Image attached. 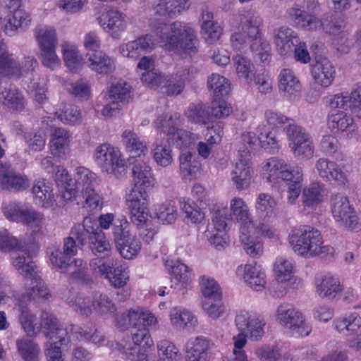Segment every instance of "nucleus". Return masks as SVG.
Here are the masks:
<instances>
[{"instance_id": "obj_1", "label": "nucleus", "mask_w": 361, "mask_h": 361, "mask_svg": "<svg viewBox=\"0 0 361 361\" xmlns=\"http://www.w3.org/2000/svg\"><path fill=\"white\" fill-rule=\"evenodd\" d=\"M157 42L166 51H183L189 55L197 51L198 39L195 30L188 24L174 21L152 24Z\"/></svg>"}, {"instance_id": "obj_2", "label": "nucleus", "mask_w": 361, "mask_h": 361, "mask_svg": "<svg viewBox=\"0 0 361 361\" xmlns=\"http://www.w3.org/2000/svg\"><path fill=\"white\" fill-rule=\"evenodd\" d=\"M263 20L254 13L247 12L240 20V30L231 37L233 47L240 50L247 41L250 42V49L257 62L268 63L270 60V45L260 36Z\"/></svg>"}, {"instance_id": "obj_3", "label": "nucleus", "mask_w": 361, "mask_h": 361, "mask_svg": "<svg viewBox=\"0 0 361 361\" xmlns=\"http://www.w3.org/2000/svg\"><path fill=\"white\" fill-rule=\"evenodd\" d=\"M289 243L293 250L303 256H324L333 250L329 245H324L321 233L310 226L294 228L289 235Z\"/></svg>"}, {"instance_id": "obj_4", "label": "nucleus", "mask_w": 361, "mask_h": 361, "mask_svg": "<svg viewBox=\"0 0 361 361\" xmlns=\"http://www.w3.org/2000/svg\"><path fill=\"white\" fill-rule=\"evenodd\" d=\"M4 213L10 220L26 224L37 235H44L47 231L44 214L30 205L9 203L4 207Z\"/></svg>"}, {"instance_id": "obj_5", "label": "nucleus", "mask_w": 361, "mask_h": 361, "mask_svg": "<svg viewBox=\"0 0 361 361\" xmlns=\"http://www.w3.org/2000/svg\"><path fill=\"white\" fill-rule=\"evenodd\" d=\"M289 18L294 21L298 27L307 31L316 32L323 30L332 36L341 37L344 32V25L338 21H330L324 24L321 18L316 15L306 14L298 7H291L287 11Z\"/></svg>"}, {"instance_id": "obj_6", "label": "nucleus", "mask_w": 361, "mask_h": 361, "mask_svg": "<svg viewBox=\"0 0 361 361\" xmlns=\"http://www.w3.org/2000/svg\"><path fill=\"white\" fill-rule=\"evenodd\" d=\"M75 180L85 200L83 207L90 211L101 209L103 202L97 190L98 183L96 174L87 168L79 166L76 169Z\"/></svg>"}, {"instance_id": "obj_7", "label": "nucleus", "mask_w": 361, "mask_h": 361, "mask_svg": "<svg viewBox=\"0 0 361 361\" xmlns=\"http://www.w3.org/2000/svg\"><path fill=\"white\" fill-rule=\"evenodd\" d=\"M276 319L295 338L307 336L312 331L303 314L290 304H281L277 307Z\"/></svg>"}, {"instance_id": "obj_8", "label": "nucleus", "mask_w": 361, "mask_h": 361, "mask_svg": "<svg viewBox=\"0 0 361 361\" xmlns=\"http://www.w3.org/2000/svg\"><path fill=\"white\" fill-rule=\"evenodd\" d=\"M35 35L42 63L52 70L59 67L61 62L56 52L58 37L55 29L48 26L38 27L35 30Z\"/></svg>"}, {"instance_id": "obj_9", "label": "nucleus", "mask_w": 361, "mask_h": 361, "mask_svg": "<svg viewBox=\"0 0 361 361\" xmlns=\"http://www.w3.org/2000/svg\"><path fill=\"white\" fill-rule=\"evenodd\" d=\"M154 346V342L148 330L141 329L131 332V337L117 343L118 350L132 361H140L148 350Z\"/></svg>"}, {"instance_id": "obj_10", "label": "nucleus", "mask_w": 361, "mask_h": 361, "mask_svg": "<svg viewBox=\"0 0 361 361\" xmlns=\"http://www.w3.org/2000/svg\"><path fill=\"white\" fill-rule=\"evenodd\" d=\"M94 159L102 170L108 174H114L118 178L125 173V161L121 159L120 152L109 144L99 145L94 150Z\"/></svg>"}, {"instance_id": "obj_11", "label": "nucleus", "mask_w": 361, "mask_h": 361, "mask_svg": "<svg viewBox=\"0 0 361 361\" xmlns=\"http://www.w3.org/2000/svg\"><path fill=\"white\" fill-rule=\"evenodd\" d=\"M289 146L294 157L299 160L310 159L314 154V145L310 135L295 123L286 128Z\"/></svg>"}, {"instance_id": "obj_12", "label": "nucleus", "mask_w": 361, "mask_h": 361, "mask_svg": "<svg viewBox=\"0 0 361 361\" xmlns=\"http://www.w3.org/2000/svg\"><path fill=\"white\" fill-rule=\"evenodd\" d=\"M265 178L267 182L274 183L279 180L283 181L298 180L302 168L298 165L290 166L283 159L274 157L267 159L263 166Z\"/></svg>"}, {"instance_id": "obj_13", "label": "nucleus", "mask_w": 361, "mask_h": 361, "mask_svg": "<svg viewBox=\"0 0 361 361\" xmlns=\"http://www.w3.org/2000/svg\"><path fill=\"white\" fill-rule=\"evenodd\" d=\"M330 209L334 220L341 226L354 230L358 225V217L347 197L337 194L332 196L330 201Z\"/></svg>"}, {"instance_id": "obj_14", "label": "nucleus", "mask_w": 361, "mask_h": 361, "mask_svg": "<svg viewBox=\"0 0 361 361\" xmlns=\"http://www.w3.org/2000/svg\"><path fill=\"white\" fill-rule=\"evenodd\" d=\"M99 25L114 38H118L127 25L126 16L116 8H105L96 15Z\"/></svg>"}, {"instance_id": "obj_15", "label": "nucleus", "mask_w": 361, "mask_h": 361, "mask_svg": "<svg viewBox=\"0 0 361 361\" xmlns=\"http://www.w3.org/2000/svg\"><path fill=\"white\" fill-rule=\"evenodd\" d=\"M36 255L35 245L26 243L11 255V263L25 279L35 276L36 265L32 260Z\"/></svg>"}, {"instance_id": "obj_16", "label": "nucleus", "mask_w": 361, "mask_h": 361, "mask_svg": "<svg viewBox=\"0 0 361 361\" xmlns=\"http://www.w3.org/2000/svg\"><path fill=\"white\" fill-rule=\"evenodd\" d=\"M235 322L238 329L252 340L257 341L264 336L265 322L256 313L240 311L237 314Z\"/></svg>"}, {"instance_id": "obj_17", "label": "nucleus", "mask_w": 361, "mask_h": 361, "mask_svg": "<svg viewBox=\"0 0 361 361\" xmlns=\"http://www.w3.org/2000/svg\"><path fill=\"white\" fill-rule=\"evenodd\" d=\"M113 233L117 244V249L123 258L130 259L138 254L141 248L140 240L129 231H126L122 228L121 223L119 225L114 224Z\"/></svg>"}, {"instance_id": "obj_18", "label": "nucleus", "mask_w": 361, "mask_h": 361, "mask_svg": "<svg viewBox=\"0 0 361 361\" xmlns=\"http://www.w3.org/2000/svg\"><path fill=\"white\" fill-rule=\"evenodd\" d=\"M319 176L327 182L335 181L340 185L348 183V174L335 161L326 158H319L315 163Z\"/></svg>"}, {"instance_id": "obj_19", "label": "nucleus", "mask_w": 361, "mask_h": 361, "mask_svg": "<svg viewBox=\"0 0 361 361\" xmlns=\"http://www.w3.org/2000/svg\"><path fill=\"white\" fill-rule=\"evenodd\" d=\"M78 247L75 240L70 236L63 238V250L56 246L49 247L47 252L51 264L56 268L64 267L73 259L72 257L77 255Z\"/></svg>"}, {"instance_id": "obj_20", "label": "nucleus", "mask_w": 361, "mask_h": 361, "mask_svg": "<svg viewBox=\"0 0 361 361\" xmlns=\"http://www.w3.org/2000/svg\"><path fill=\"white\" fill-rule=\"evenodd\" d=\"M180 124V115L175 114L171 116L170 118L165 121L159 128H161V132L166 134L169 137V139L172 140V142H176L177 145H179L178 142L180 141L181 145L185 147L190 146L195 140V135L183 129H179L178 126Z\"/></svg>"}, {"instance_id": "obj_21", "label": "nucleus", "mask_w": 361, "mask_h": 361, "mask_svg": "<svg viewBox=\"0 0 361 361\" xmlns=\"http://www.w3.org/2000/svg\"><path fill=\"white\" fill-rule=\"evenodd\" d=\"M40 318L42 333L49 341L58 339L61 345L68 343L69 336L66 330L60 327L58 319L52 314L43 310Z\"/></svg>"}, {"instance_id": "obj_22", "label": "nucleus", "mask_w": 361, "mask_h": 361, "mask_svg": "<svg viewBox=\"0 0 361 361\" xmlns=\"http://www.w3.org/2000/svg\"><path fill=\"white\" fill-rule=\"evenodd\" d=\"M250 161V154L249 151L243 150L240 153L238 160L231 172V179L238 190H245L250 185L251 178Z\"/></svg>"}, {"instance_id": "obj_23", "label": "nucleus", "mask_w": 361, "mask_h": 361, "mask_svg": "<svg viewBox=\"0 0 361 361\" xmlns=\"http://www.w3.org/2000/svg\"><path fill=\"white\" fill-rule=\"evenodd\" d=\"M311 75L315 82L322 87L331 85L336 76V68L327 58L318 56L311 67Z\"/></svg>"}, {"instance_id": "obj_24", "label": "nucleus", "mask_w": 361, "mask_h": 361, "mask_svg": "<svg viewBox=\"0 0 361 361\" xmlns=\"http://www.w3.org/2000/svg\"><path fill=\"white\" fill-rule=\"evenodd\" d=\"M274 42L281 56L291 54L295 44L299 42L297 34L290 27L282 26L274 30Z\"/></svg>"}, {"instance_id": "obj_25", "label": "nucleus", "mask_w": 361, "mask_h": 361, "mask_svg": "<svg viewBox=\"0 0 361 361\" xmlns=\"http://www.w3.org/2000/svg\"><path fill=\"white\" fill-rule=\"evenodd\" d=\"M211 343L203 336L190 340L186 344L187 361H209V350Z\"/></svg>"}, {"instance_id": "obj_26", "label": "nucleus", "mask_w": 361, "mask_h": 361, "mask_svg": "<svg viewBox=\"0 0 361 361\" xmlns=\"http://www.w3.org/2000/svg\"><path fill=\"white\" fill-rule=\"evenodd\" d=\"M190 0H159L154 5V11L157 16L173 18L190 7Z\"/></svg>"}, {"instance_id": "obj_27", "label": "nucleus", "mask_w": 361, "mask_h": 361, "mask_svg": "<svg viewBox=\"0 0 361 361\" xmlns=\"http://www.w3.org/2000/svg\"><path fill=\"white\" fill-rule=\"evenodd\" d=\"M278 78L279 90L283 97L290 98L300 91L301 84L292 69L283 68Z\"/></svg>"}, {"instance_id": "obj_28", "label": "nucleus", "mask_w": 361, "mask_h": 361, "mask_svg": "<svg viewBox=\"0 0 361 361\" xmlns=\"http://www.w3.org/2000/svg\"><path fill=\"white\" fill-rule=\"evenodd\" d=\"M0 183L3 189L17 192L29 187V180L27 177L11 170L10 165L0 173Z\"/></svg>"}, {"instance_id": "obj_29", "label": "nucleus", "mask_w": 361, "mask_h": 361, "mask_svg": "<svg viewBox=\"0 0 361 361\" xmlns=\"http://www.w3.org/2000/svg\"><path fill=\"white\" fill-rule=\"evenodd\" d=\"M329 191L324 183L314 182L305 188L302 192V201L305 207L314 208L328 195Z\"/></svg>"}, {"instance_id": "obj_30", "label": "nucleus", "mask_w": 361, "mask_h": 361, "mask_svg": "<svg viewBox=\"0 0 361 361\" xmlns=\"http://www.w3.org/2000/svg\"><path fill=\"white\" fill-rule=\"evenodd\" d=\"M97 223L90 218H85L82 224H75L70 230L69 236L77 241L80 248L90 241L91 235L94 233Z\"/></svg>"}, {"instance_id": "obj_31", "label": "nucleus", "mask_w": 361, "mask_h": 361, "mask_svg": "<svg viewBox=\"0 0 361 361\" xmlns=\"http://www.w3.org/2000/svg\"><path fill=\"white\" fill-rule=\"evenodd\" d=\"M128 323L133 327L132 332H138L141 329H147V326L155 325L157 317L149 311H144L140 308L130 310L126 316Z\"/></svg>"}, {"instance_id": "obj_32", "label": "nucleus", "mask_w": 361, "mask_h": 361, "mask_svg": "<svg viewBox=\"0 0 361 361\" xmlns=\"http://www.w3.org/2000/svg\"><path fill=\"white\" fill-rule=\"evenodd\" d=\"M316 292L322 298H334L342 290L339 279L326 274L315 280Z\"/></svg>"}, {"instance_id": "obj_33", "label": "nucleus", "mask_w": 361, "mask_h": 361, "mask_svg": "<svg viewBox=\"0 0 361 361\" xmlns=\"http://www.w3.org/2000/svg\"><path fill=\"white\" fill-rule=\"evenodd\" d=\"M135 188L146 191L153 185L154 178L152 176L150 166L145 161L137 160L132 168Z\"/></svg>"}, {"instance_id": "obj_34", "label": "nucleus", "mask_w": 361, "mask_h": 361, "mask_svg": "<svg viewBox=\"0 0 361 361\" xmlns=\"http://www.w3.org/2000/svg\"><path fill=\"white\" fill-rule=\"evenodd\" d=\"M243 279L254 290H262L267 283L266 274L259 265L256 263L245 264Z\"/></svg>"}, {"instance_id": "obj_35", "label": "nucleus", "mask_w": 361, "mask_h": 361, "mask_svg": "<svg viewBox=\"0 0 361 361\" xmlns=\"http://www.w3.org/2000/svg\"><path fill=\"white\" fill-rule=\"evenodd\" d=\"M170 322L176 329L193 328L197 325V318L189 310L179 307H173L171 310Z\"/></svg>"}, {"instance_id": "obj_36", "label": "nucleus", "mask_w": 361, "mask_h": 361, "mask_svg": "<svg viewBox=\"0 0 361 361\" xmlns=\"http://www.w3.org/2000/svg\"><path fill=\"white\" fill-rule=\"evenodd\" d=\"M17 352L25 361L38 360L41 350L38 343L28 336H21L16 340Z\"/></svg>"}, {"instance_id": "obj_37", "label": "nucleus", "mask_w": 361, "mask_h": 361, "mask_svg": "<svg viewBox=\"0 0 361 361\" xmlns=\"http://www.w3.org/2000/svg\"><path fill=\"white\" fill-rule=\"evenodd\" d=\"M328 126L334 133L346 132L348 135L355 132L357 128L352 117L344 112L329 116Z\"/></svg>"}, {"instance_id": "obj_38", "label": "nucleus", "mask_w": 361, "mask_h": 361, "mask_svg": "<svg viewBox=\"0 0 361 361\" xmlns=\"http://www.w3.org/2000/svg\"><path fill=\"white\" fill-rule=\"evenodd\" d=\"M90 237L89 247L94 255L99 257H112V249L109 242L106 240L104 232L99 226Z\"/></svg>"}, {"instance_id": "obj_39", "label": "nucleus", "mask_w": 361, "mask_h": 361, "mask_svg": "<svg viewBox=\"0 0 361 361\" xmlns=\"http://www.w3.org/2000/svg\"><path fill=\"white\" fill-rule=\"evenodd\" d=\"M65 63L72 73H78L82 67L83 62L77 47L67 42L61 44Z\"/></svg>"}, {"instance_id": "obj_40", "label": "nucleus", "mask_w": 361, "mask_h": 361, "mask_svg": "<svg viewBox=\"0 0 361 361\" xmlns=\"http://www.w3.org/2000/svg\"><path fill=\"white\" fill-rule=\"evenodd\" d=\"M57 269L63 273L70 274L71 278L83 283H88L90 281V276L87 274L86 263L82 259H73L68 264H65L64 267H57Z\"/></svg>"}, {"instance_id": "obj_41", "label": "nucleus", "mask_w": 361, "mask_h": 361, "mask_svg": "<svg viewBox=\"0 0 361 361\" xmlns=\"http://www.w3.org/2000/svg\"><path fill=\"white\" fill-rule=\"evenodd\" d=\"M26 279H30L31 283L30 288L27 290L26 295H22L20 300L23 302L30 301L37 298L48 299L50 296L47 287L42 279L37 276V272L35 273L33 277H27Z\"/></svg>"}, {"instance_id": "obj_42", "label": "nucleus", "mask_w": 361, "mask_h": 361, "mask_svg": "<svg viewBox=\"0 0 361 361\" xmlns=\"http://www.w3.org/2000/svg\"><path fill=\"white\" fill-rule=\"evenodd\" d=\"M88 62L89 66L100 74H108L115 69L114 61L101 51L89 55Z\"/></svg>"}, {"instance_id": "obj_43", "label": "nucleus", "mask_w": 361, "mask_h": 361, "mask_svg": "<svg viewBox=\"0 0 361 361\" xmlns=\"http://www.w3.org/2000/svg\"><path fill=\"white\" fill-rule=\"evenodd\" d=\"M121 140L127 151L135 156L140 157L147 151L146 144L133 130H125L122 133Z\"/></svg>"}, {"instance_id": "obj_44", "label": "nucleus", "mask_w": 361, "mask_h": 361, "mask_svg": "<svg viewBox=\"0 0 361 361\" xmlns=\"http://www.w3.org/2000/svg\"><path fill=\"white\" fill-rule=\"evenodd\" d=\"M13 14L8 16L7 22L4 26V30L6 35L13 36L19 28L27 27L30 23L29 13L24 10L11 11Z\"/></svg>"}, {"instance_id": "obj_45", "label": "nucleus", "mask_w": 361, "mask_h": 361, "mask_svg": "<svg viewBox=\"0 0 361 361\" xmlns=\"http://www.w3.org/2000/svg\"><path fill=\"white\" fill-rule=\"evenodd\" d=\"M90 269L96 276L109 278L117 262L112 257H97L90 261Z\"/></svg>"}, {"instance_id": "obj_46", "label": "nucleus", "mask_w": 361, "mask_h": 361, "mask_svg": "<svg viewBox=\"0 0 361 361\" xmlns=\"http://www.w3.org/2000/svg\"><path fill=\"white\" fill-rule=\"evenodd\" d=\"M193 69L190 66H185L182 71L176 73L175 76L166 78L167 83L166 93L167 95H178L182 92L185 87L186 76L192 73Z\"/></svg>"}, {"instance_id": "obj_47", "label": "nucleus", "mask_w": 361, "mask_h": 361, "mask_svg": "<svg viewBox=\"0 0 361 361\" xmlns=\"http://www.w3.org/2000/svg\"><path fill=\"white\" fill-rule=\"evenodd\" d=\"M179 161L180 171L185 179H192L200 171V164L195 159L192 154L189 151L180 154Z\"/></svg>"}, {"instance_id": "obj_48", "label": "nucleus", "mask_w": 361, "mask_h": 361, "mask_svg": "<svg viewBox=\"0 0 361 361\" xmlns=\"http://www.w3.org/2000/svg\"><path fill=\"white\" fill-rule=\"evenodd\" d=\"M19 310L20 314L19 315V322L21 327L28 337H35L39 329L36 327V317L25 306L23 300H20Z\"/></svg>"}, {"instance_id": "obj_49", "label": "nucleus", "mask_w": 361, "mask_h": 361, "mask_svg": "<svg viewBox=\"0 0 361 361\" xmlns=\"http://www.w3.org/2000/svg\"><path fill=\"white\" fill-rule=\"evenodd\" d=\"M207 87L216 99L228 94L231 90L229 80L217 73H212L208 77Z\"/></svg>"}, {"instance_id": "obj_50", "label": "nucleus", "mask_w": 361, "mask_h": 361, "mask_svg": "<svg viewBox=\"0 0 361 361\" xmlns=\"http://www.w3.org/2000/svg\"><path fill=\"white\" fill-rule=\"evenodd\" d=\"M152 155L155 162L162 167L171 165L173 161L171 147L163 141H157L153 144Z\"/></svg>"}, {"instance_id": "obj_51", "label": "nucleus", "mask_w": 361, "mask_h": 361, "mask_svg": "<svg viewBox=\"0 0 361 361\" xmlns=\"http://www.w3.org/2000/svg\"><path fill=\"white\" fill-rule=\"evenodd\" d=\"M94 310L101 316H114L116 306L114 301L104 293H95L92 298Z\"/></svg>"}, {"instance_id": "obj_52", "label": "nucleus", "mask_w": 361, "mask_h": 361, "mask_svg": "<svg viewBox=\"0 0 361 361\" xmlns=\"http://www.w3.org/2000/svg\"><path fill=\"white\" fill-rule=\"evenodd\" d=\"M70 142V134L64 128H56L51 135V147L54 154H65Z\"/></svg>"}, {"instance_id": "obj_53", "label": "nucleus", "mask_w": 361, "mask_h": 361, "mask_svg": "<svg viewBox=\"0 0 361 361\" xmlns=\"http://www.w3.org/2000/svg\"><path fill=\"white\" fill-rule=\"evenodd\" d=\"M231 210L233 216L238 221H241L245 228L251 225L250 214L248 207L240 197H235L231 201Z\"/></svg>"}, {"instance_id": "obj_54", "label": "nucleus", "mask_w": 361, "mask_h": 361, "mask_svg": "<svg viewBox=\"0 0 361 361\" xmlns=\"http://www.w3.org/2000/svg\"><path fill=\"white\" fill-rule=\"evenodd\" d=\"M32 192L42 207H47L50 204L53 197L52 189L50 183L45 179L36 180L32 186Z\"/></svg>"}, {"instance_id": "obj_55", "label": "nucleus", "mask_w": 361, "mask_h": 361, "mask_svg": "<svg viewBox=\"0 0 361 361\" xmlns=\"http://www.w3.org/2000/svg\"><path fill=\"white\" fill-rule=\"evenodd\" d=\"M247 228L245 226L240 228V242L243 250L252 257H257L262 255L263 252L262 243L247 234Z\"/></svg>"}, {"instance_id": "obj_56", "label": "nucleus", "mask_w": 361, "mask_h": 361, "mask_svg": "<svg viewBox=\"0 0 361 361\" xmlns=\"http://www.w3.org/2000/svg\"><path fill=\"white\" fill-rule=\"evenodd\" d=\"M132 87L128 82L120 80L111 86L109 97L115 102H128L132 99Z\"/></svg>"}, {"instance_id": "obj_57", "label": "nucleus", "mask_w": 361, "mask_h": 361, "mask_svg": "<svg viewBox=\"0 0 361 361\" xmlns=\"http://www.w3.org/2000/svg\"><path fill=\"white\" fill-rule=\"evenodd\" d=\"M233 65L239 78L248 81L254 75V66L249 59L241 55L236 54L233 57Z\"/></svg>"}, {"instance_id": "obj_58", "label": "nucleus", "mask_w": 361, "mask_h": 361, "mask_svg": "<svg viewBox=\"0 0 361 361\" xmlns=\"http://www.w3.org/2000/svg\"><path fill=\"white\" fill-rule=\"evenodd\" d=\"M1 99L4 104L13 110L20 111L24 107L23 97L15 87L5 89L1 93Z\"/></svg>"}, {"instance_id": "obj_59", "label": "nucleus", "mask_w": 361, "mask_h": 361, "mask_svg": "<svg viewBox=\"0 0 361 361\" xmlns=\"http://www.w3.org/2000/svg\"><path fill=\"white\" fill-rule=\"evenodd\" d=\"M274 271L278 283H286V279L293 274L294 265L290 260L280 257L276 259Z\"/></svg>"}, {"instance_id": "obj_60", "label": "nucleus", "mask_w": 361, "mask_h": 361, "mask_svg": "<svg viewBox=\"0 0 361 361\" xmlns=\"http://www.w3.org/2000/svg\"><path fill=\"white\" fill-rule=\"evenodd\" d=\"M173 279L181 283L182 287H186L192 281L193 274L186 264L176 262L171 267Z\"/></svg>"}, {"instance_id": "obj_61", "label": "nucleus", "mask_w": 361, "mask_h": 361, "mask_svg": "<svg viewBox=\"0 0 361 361\" xmlns=\"http://www.w3.org/2000/svg\"><path fill=\"white\" fill-rule=\"evenodd\" d=\"M0 75L8 78H19L21 75L20 66L11 54L0 59Z\"/></svg>"}, {"instance_id": "obj_62", "label": "nucleus", "mask_w": 361, "mask_h": 361, "mask_svg": "<svg viewBox=\"0 0 361 361\" xmlns=\"http://www.w3.org/2000/svg\"><path fill=\"white\" fill-rule=\"evenodd\" d=\"M257 133H259V142L262 147L271 149L273 152L279 149L274 132L270 131L264 125L262 124L257 127Z\"/></svg>"}, {"instance_id": "obj_63", "label": "nucleus", "mask_w": 361, "mask_h": 361, "mask_svg": "<svg viewBox=\"0 0 361 361\" xmlns=\"http://www.w3.org/2000/svg\"><path fill=\"white\" fill-rule=\"evenodd\" d=\"M58 118L63 123H78L82 120V115L80 109L73 104H64L59 112H56Z\"/></svg>"}, {"instance_id": "obj_64", "label": "nucleus", "mask_w": 361, "mask_h": 361, "mask_svg": "<svg viewBox=\"0 0 361 361\" xmlns=\"http://www.w3.org/2000/svg\"><path fill=\"white\" fill-rule=\"evenodd\" d=\"M157 354L164 360L176 361L180 356L179 350L171 341L161 340L157 344Z\"/></svg>"}]
</instances>
